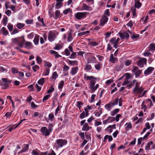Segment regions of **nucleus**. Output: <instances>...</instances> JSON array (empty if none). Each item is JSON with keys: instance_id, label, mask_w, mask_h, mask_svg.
Returning <instances> with one entry per match:
<instances>
[{"instance_id": "8fccbe9b", "label": "nucleus", "mask_w": 155, "mask_h": 155, "mask_svg": "<svg viewBox=\"0 0 155 155\" xmlns=\"http://www.w3.org/2000/svg\"><path fill=\"white\" fill-rule=\"evenodd\" d=\"M48 118L51 121H52L54 119V115L52 113H50L48 115Z\"/></svg>"}, {"instance_id": "dca6fc26", "label": "nucleus", "mask_w": 155, "mask_h": 155, "mask_svg": "<svg viewBox=\"0 0 155 155\" xmlns=\"http://www.w3.org/2000/svg\"><path fill=\"white\" fill-rule=\"evenodd\" d=\"M87 61L88 63H95L96 62V58L94 56L91 55L87 58Z\"/></svg>"}, {"instance_id": "ea45409f", "label": "nucleus", "mask_w": 155, "mask_h": 155, "mask_svg": "<svg viewBox=\"0 0 155 155\" xmlns=\"http://www.w3.org/2000/svg\"><path fill=\"white\" fill-rule=\"evenodd\" d=\"M69 64L71 66L77 65L78 64V61H77L69 60Z\"/></svg>"}, {"instance_id": "473e14b6", "label": "nucleus", "mask_w": 155, "mask_h": 155, "mask_svg": "<svg viewBox=\"0 0 155 155\" xmlns=\"http://www.w3.org/2000/svg\"><path fill=\"white\" fill-rule=\"evenodd\" d=\"M94 67L96 70H100L102 67V63L100 62H98L94 65Z\"/></svg>"}, {"instance_id": "0eeeda50", "label": "nucleus", "mask_w": 155, "mask_h": 155, "mask_svg": "<svg viewBox=\"0 0 155 155\" xmlns=\"http://www.w3.org/2000/svg\"><path fill=\"white\" fill-rule=\"evenodd\" d=\"M58 34L57 32L50 31L48 34V39L50 41L52 42L56 38Z\"/></svg>"}, {"instance_id": "774afa93", "label": "nucleus", "mask_w": 155, "mask_h": 155, "mask_svg": "<svg viewBox=\"0 0 155 155\" xmlns=\"http://www.w3.org/2000/svg\"><path fill=\"white\" fill-rule=\"evenodd\" d=\"M5 13L8 16H10L12 14V12L9 10H7L5 12Z\"/></svg>"}, {"instance_id": "4d7b16f0", "label": "nucleus", "mask_w": 155, "mask_h": 155, "mask_svg": "<svg viewBox=\"0 0 155 155\" xmlns=\"http://www.w3.org/2000/svg\"><path fill=\"white\" fill-rule=\"evenodd\" d=\"M32 69L35 72H36L39 69V67L38 65H36L32 67Z\"/></svg>"}, {"instance_id": "bf43d9fd", "label": "nucleus", "mask_w": 155, "mask_h": 155, "mask_svg": "<svg viewBox=\"0 0 155 155\" xmlns=\"http://www.w3.org/2000/svg\"><path fill=\"white\" fill-rule=\"evenodd\" d=\"M11 4H10V3L9 2L7 1L5 3V8L6 9H8L10 8V7L11 6Z\"/></svg>"}, {"instance_id": "37998d69", "label": "nucleus", "mask_w": 155, "mask_h": 155, "mask_svg": "<svg viewBox=\"0 0 155 155\" xmlns=\"http://www.w3.org/2000/svg\"><path fill=\"white\" fill-rule=\"evenodd\" d=\"M45 80V79L44 78H41L38 80V83L41 86H42L44 83Z\"/></svg>"}, {"instance_id": "f704fd0d", "label": "nucleus", "mask_w": 155, "mask_h": 155, "mask_svg": "<svg viewBox=\"0 0 155 155\" xmlns=\"http://www.w3.org/2000/svg\"><path fill=\"white\" fill-rule=\"evenodd\" d=\"M149 51H154L155 50V43L150 44L149 46Z\"/></svg>"}, {"instance_id": "09e8293b", "label": "nucleus", "mask_w": 155, "mask_h": 155, "mask_svg": "<svg viewBox=\"0 0 155 155\" xmlns=\"http://www.w3.org/2000/svg\"><path fill=\"white\" fill-rule=\"evenodd\" d=\"M149 50L148 51H145L143 53V55L145 57L149 56L150 55H152L151 53L149 52Z\"/></svg>"}, {"instance_id": "2f4dec72", "label": "nucleus", "mask_w": 155, "mask_h": 155, "mask_svg": "<svg viewBox=\"0 0 155 155\" xmlns=\"http://www.w3.org/2000/svg\"><path fill=\"white\" fill-rule=\"evenodd\" d=\"M148 108L147 105L145 104V101H143L142 103L141 108L143 110L144 112L147 110V109Z\"/></svg>"}, {"instance_id": "f3484780", "label": "nucleus", "mask_w": 155, "mask_h": 155, "mask_svg": "<svg viewBox=\"0 0 155 155\" xmlns=\"http://www.w3.org/2000/svg\"><path fill=\"white\" fill-rule=\"evenodd\" d=\"M118 34L121 39H124L125 38H128L129 37V34L126 32H124L123 33L119 32L118 33Z\"/></svg>"}, {"instance_id": "6e6552de", "label": "nucleus", "mask_w": 155, "mask_h": 155, "mask_svg": "<svg viewBox=\"0 0 155 155\" xmlns=\"http://www.w3.org/2000/svg\"><path fill=\"white\" fill-rule=\"evenodd\" d=\"M132 68L131 71L135 75L136 78L139 77L142 73V70H140L138 67L134 65L133 66Z\"/></svg>"}, {"instance_id": "5fc2aeb1", "label": "nucleus", "mask_w": 155, "mask_h": 155, "mask_svg": "<svg viewBox=\"0 0 155 155\" xmlns=\"http://www.w3.org/2000/svg\"><path fill=\"white\" fill-rule=\"evenodd\" d=\"M44 63L45 66H47L48 68H50L52 66L51 63L50 62L45 61Z\"/></svg>"}, {"instance_id": "f8f14e48", "label": "nucleus", "mask_w": 155, "mask_h": 155, "mask_svg": "<svg viewBox=\"0 0 155 155\" xmlns=\"http://www.w3.org/2000/svg\"><path fill=\"white\" fill-rule=\"evenodd\" d=\"M41 132L43 135L47 136L50 134L51 130L50 129L49 130L46 127H42L41 128Z\"/></svg>"}, {"instance_id": "c03bdc74", "label": "nucleus", "mask_w": 155, "mask_h": 155, "mask_svg": "<svg viewBox=\"0 0 155 155\" xmlns=\"http://www.w3.org/2000/svg\"><path fill=\"white\" fill-rule=\"evenodd\" d=\"M132 62V60H127L124 62V64L126 66L130 65Z\"/></svg>"}, {"instance_id": "b1692460", "label": "nucleus", "mask_w": 155, "mask_h": 155, "mask_svg": "<svg viewBox=\"0 0 155 155\" xmlns=\"http://www.w3.org/2000/svg\"><path fill=\"white\" fill-rule=\"evenodd\" d=\"M22 147V149L18 152V153L25 152V151L28 150L29 145L28 144H24L23 145Z\"/></svg>"}, {"instance_id": "6e6d98bb", "label": "nucleus", "mask_w": 155, "mask_h": 155, "mask_svg": "<svg viewBox=\"0 0 155 155\" xmlns=\"http://www.w3.org/2000/svg\"><path fill=\"white\" fill-rule=\"evenodd\" d=\"M7 28L10 31H11L13 29V25L11 24L8 23L7 25Z\"/></svg>"}, {"instance_id": "ddd939ff", "label": "nucleus", "mask_w": 155, "mask_h": 155, "mask_svg": "<svg viewBox=\"0 0 155 155\" xmlns=\"http://www.w3.org/2000/svg\"><path fill=\"white\" fill-rule=\"evenodd\" d=\"M108 17L107 16L103 15L102 17L101 18L100 20V24L99 25L100 26H103L108 21Z\"/></svg>"}, {"instance_id": "a19ab883", "label": "nucleus", "mask_w": 155, "mask_h": 155, "mask_svg": "<svg viewBox=\"0 0 155 155\" xmlns=\"http://www.w3.org/2000/svg\"><path fill=\"white\" fill-rule=\"evenodd\" d=\"M50 73V69L46 68L42 76H47L49 75Z\"/></svg>"}, {"instance_id": "cd10ccee", "label": "nucleus", "mask_w": 155, "mask_h": 155, "mask_svg": "<svg viewBox=\"0 0 155 155\" xmlns=\"http://www.w3.org/2000/svg\"><path fill=\"white\" fill-rule=\"evenodd\" d=\"M49 53L50 54L54 55L56 58H59L61 57V56L58 54L57 52L51 50L49 51Z\"/></svg>"}, {"instance_id": "5701e85b", "label": "nucleus", "mask_w": 155, "mask_h": 155, "mask_svg": "<svg viewBox=\"0 0 155 155\" xmlns=\"http://www.w3.org/2000/svg\"><path fill=\"white\" fill-rule=\"evenodd\" d=\"M78 67H75L72 68L70 73L72 75H74L77 72L78 70Z\"/></svg>"}, {"instance_id": "1a4fd4ad", "label": "nucleus", "mask_w": 155, "mask_h": 155, "mask_svg": "<svg viewBox=\"0 0 155 155\" xmlns=\"http://www.w3.org/2000/svg\"><path fill=\"white\" fill-rule=\"evenodd\" d=\"M86 120H84L81 121V126L83 125L82 130L84 131H87L88 130L92 129L91 127L89 126L88 124L87 123H85Z\"/></svg>"}, {"instance_id": "a211bd4d", "label": "nucleus", "mask_w": 155, "mask_h": 155, "mask_svg": "<svg viewBox=\"0 0 155 155\" xmlns=\"http://www.w3.org/2000/svg\"><path fill=\"white\" fill-rule=\"evenodd\" d=\"M0 34H3L5 36H6L9 34V32L5 27H3L0 30Z\"/></svg>"}, {"instance_id": "e2e57ef3", "label": "nucleus", "mask_w": 155, "mask_h": 155, "mask_svg": "<svg viewBox=\"0 0 155 155\" xmlns=\"http://www.w3.org/2000/svg\"><path fill=\"white\" fill-rule=\"evenodd\" d=\"M19 31L17 29H14L13 30L12 32L11 33V35H15L17 33H18Z\"/></svg>"}, {"instance_id": "4be33fe9", "label": "nucleus", "mask_w": 155, "mask_h": 155, "mask_svg": "<svg viewBox=\"0 0 155 155\" xmlns=\"http://www.w3.org/2000/svg\"><path fill=\"white\" fill-rule=\"evenodd\" d=\"M64 0H56L57 3L55 5V8L58 9L60 8L63 5L62 2Z\"/></svg>"}, {"instance_id": "423d86ee", "label": "nucleus", "mask_w": 155, "mask_h": 155, "mask_svg": "<svg viewBox=\"0 0 155 155\" xmlns=\"http://www.w3.org/2000/svg\"><path fill=\"white\" fill-rule=\"evenodd\" d=\"M88 12H78L75 15V17L78 20H81L83 19L86 18Z\"/></svg>"}, {"instance_id": "4468645a", "label": "nucleus", "mask_w": 155, "mask_h": 155, "mask_svg": "<svg viewBox=\"0 0 155 155\" xmlns=\"http://www.w3.org/2000/svg\"><path fill=\"white\" fill-rule=\"evenodd\" d=\"M92 9L91 7L89 6L85 3H83L81 8V10H87L88 11H91Z\"/></svg>"}, {"instance_id": "a18cd8bd", "label": "nucleus", "mask_w": 155, "mask_h": 155, "mask_svg": "<svg viewBox=\"0 0 155 155\" xmlns=\"http://www.w3.org/2000/svg\"><path fill=\"white\" fill-rule=\"evenodd\" d=\"M88 44L90 46L94 47V46L97 45H98V43L97 42H95V41H94V42L91 41V42H89L88 43Z\"/></svg>"}, {"instance_id": "3c124183", "label": "nucleus", "mask_w": 155, "mask_h": 155, "mask_svg": "<svg viewBox=\"0 0 155 155\" xmlns=\"http://www.w3.org/2000/svg\"><path fill=\"white\" fill-rule=\"evenodd\" d=\"M36 60L38 63L39 64H41L42 62V59L39 56H37L36 57Z\"/></svg>"}, {"instance_id": "6ab92c4d", "label": "nucleus", "mask_w": 155, "mask_h": 155, "mask_svg": "<svg viewBox=\"0 0 155 155\" xmlns=\"http://www.w3.org/2000/svg\"><path fill=\"white\" fill-rule=\"evenodd\" d=\"M109 61L113 64L115 63L118 61V59L116 57H114L113 54H111L110 56Z\"/></svg>"}, {"instance_id": "412c9836", "label": "nucleus", "mask_w": 155, "mask_h": 155, "mask_svg": "<svg viewBox=\"0 0 155 155\" xmlns=\"http://www.w3.org/2000/svg\"><path fill=\"white\" fill-rule=\"evenodd\" d=\"M125 130L126 131H128L132 128V125L130 122H127L124 125Z\"/></svg>"}, {"instance_id": "72a5a7b5", "label": "nucleus", "mask_w": 155, "mask_h": 155, "mask_svg": "<svg viewBox=\"0 0 155 155\" xmlns=\"http://www.w3.org/2000/svg\"><path fill=\"white\" fill-rule=\"evenodd\" d=\"M102 109L100 108V110L94 112V114L95 116L97 117H99L100 116L101 114L102 113Z\"/></svg>"}, {"instance_id": "13d9d810", "label": "nucleus", "mask_w": 155, "mask_h": 155, "mask_svg": "<svg viewBox=\"0 0 155 155\" xmlns=\"http://www.w3.org/2000/svg\"><path fill=\"white\" fill-rule=\"evenodd\" d=\"M77 107H78L79 109L80 110H81V106L83 104L81 101H78L77 102ZM80 111L81 112V111L80 110Z\"/></svg>"}, {"instance_id": "58836bf2", "label": "nucleus", "mask_w": 155, "mask_h": 155, "mask_svg": "<svg viewBox=\"0 0 155 155\" xmlns=\"http://www.w3.org/2000/svg\"><path fill=\"white\" fill-rule=\"evenodd\" d=\"M58 76V75L57 72L56 71H55L53 73L52 76L50 78V79H52L55 80Z\"/></svg>"}, {"instance_id": "de8ad7c7", "label": "nucleus", "mask_w": 155, "mask_h": 155, "mask_svg": "<svg viewBox=\"0 0 155 155\" xmlns=\"http://www.w3.org/2000/svg\"><path fill=\"white\" fill-rule=\"evenodd\" d=\"M104 140H106L108 139V141L110 142L111 141L113 140V138L111 136H109L107 135L105 136L104 137Z\"/></svg>"}, {"instance_id": "864d4df0", "label": "nucleus", "mask_w": 155, "mask_h": 155, "mask_svg": "<svg viewBox=\"0 0 155 155\" xmlns=\"http://www.w3.org/2000/svg\"><path fill=\"white\" fill-rule=\"evenodd\" d=\"M64 82L63 81H61V82L59 83L58 86V88L59 89H61V90L62 88L64 85Z\"/></svg>"}, {"instance_id": "20e7f679", "label": "nucleus", "mask_w": 155, "mask_h": 155, "mask_svg": "<svg viewBox=\"0 0 155 155\" xmlns=\"http://www.w3.org/2000/svg\"><path fill=\"white\" fill-rule=\"evenodd\" d=\"M67 143V140L65 139H58L56 140L54 147L57 150L66 145Z\"/></svg>"}, {"instance_id": "c9c22d12", "label": "nucleus", "mask_w": 155, "mask_h": 155, "mask_svg": "<svg viewBox=\"0 0 155 155\" xmlns=\"http://www.w3.org/2000/svg\"><path fill=\"white\" fill-rule=\"evenodd\" d=\"M16 25L18 29H21L23 28L25 26V25L23 23L18 22Z\"/></svg>"}, {"instance_id": "052dcab7", "label": "nucleus", "mask_w": 155, "mask_h": 155, "mask_svg": "<svg viewBox=\"0 0 155 155\" xmlns=\"http://www.w3.org/2000/svg\"><path fill=\"white\" fill-rule=\"evenodd\" d=\"M148 15H147L146 17V18H145V19L144 20V17H142L141 19V20L142 21H143V24H146L147 22V21H148Z\"/></svg>"}, {"instance_id": "680f3d73", "label": "nucleus", "mask_w": 155, "mask_h": 155, "mask_svg": "<svg viewBox=\"0 0 155 155\" xmlns=\"http://www.w3.org/2000/svg\"><path fill=\"white\" fill-rule=\"evenodd\" d=\"M90 32V31H86L80 32L78 34V36H81L83 35H85L86 34H88Z\"/></svg>"}, {"instance_id": "69168bd1", "label": "nucleus", "mask_w": 155, "mask_h": 155, "mask_svg": "<svg viewBox=\"0 0 155 155\" xmlns=\"http://www.w3.org/2000/svg\"><path fill=\"white\" fill-rule=\"evenodd\" d=\"M31 153L33 155H39V154L37 149L32 150Z\"/></svg>"}, {"instance_id": "7c9ffc66", "label": "nucleus", "mask_w": 155, "mask_h": 155, "mask_svg": "<svg viewBox=\"0 0 155 155\" xmlns=\"http://www.w3.org/2000/svg\"><path fill=\"white\" fill-rule=\"evenodd\" d=\"M120 109L119 108L116 109L112 110L110 112V114L112 116H114L116 115L119 111Z\"/></svg>"}, {"instance_id": "39448f33", "label": "nucleus", "mask_w": 155, "mask_h": 155, "mask_svg": "<svg viewBox=\"0 0 155 155\" xmlns=\"http://www.w3.org/2000/svg\"><path fill=\"white\" fill-rule=\"evenodd\" d=\"M140 83L137 82L135 84V86L133 91V93L135 95L140 94L143 91V88L142 87H140Z\"/></svg>"}, {"instance_id": "c756f323", "label": "nucleus", "mask_w": 155, "mask_h": 155, "mask_svg": "<svg viewBox=\"0 0 155 155\" xmlns=\"http://www.w3.org/2000/svg\"><path fill=\"white\" fill-rule=\"evenodd\" d=\"M113 106L111 104V102H109L108 104H107L105 105V108L108 110H110V109L113 107Z\"/></svg>"}, {"instance_id": "9d476101", "label": "nucleus", "mask_w": 155, "mask_h": 155, "mask_svg": "<svg viewBox=\"0 0 155 155\" xmlns=\"http://www.w3.org/2000/svg\"><path fill=\"white\" fill-rule=\"evenodd\" d=\"M147 59L145 58H141L138 61H137V64L140 68H143L144 64H147Z\"/></svg>"}, {"instance_id": "49530a36", "label": "nucleus", "mask_w": 155, "mask_h": 155, "mask_svg": "<svg viewBox=\"0 0 155 155\" xmlns=\"http://www.w3.org/2000/svg\"><path fill=\"white\" fill-rule=\"evenodd\" d=\"M55 17L56 18H58L60 17V12L59 10H57L55 12Z\"/></svg>"}, {"instance_id": "338daca9", "label": "nucleus", "mask_w": 155, "mask_h": 155, "mask_svg": "<svg viewBox=\"0 0 155 155\" xmlns=\"http://www.w3.org/2000/svg\"><path fill=\"white\" fill-rule=\"evenodd\" d=\"M54 90V88L53 86H51L49 89L47 91L48 93H50L52 92Z\"/></svg>"}, {"instance_id": "c85d7f7f", "label": "nucleus", "mask_w": 155, "mask_h": 155, "mask_svg": "<svg viewBox=\"0 0 155 155\" xmlns=\"http://www.w3.org/2000/svg\"><path fill=\"white\" fill-rule=\"evenodd\" d=\"M2 23L3 25L6 26L8 22V18L6 16H4L2 20Z\"/></svg>"}, {"instance_id": "f257e3e1", "label": "nucleus", "mask_w": 155, "mask_h": 155, "mask_svg": "<svg viewBox=\"0 0 155 155\" xmlns=\"http://www.w3.org/2000/svg\"><path fill=\"white\" fill-rule=\"evenodd\" d=\"M11 41L13 45L18 46V47H15L14 48L15 49L18 50L20 52L22 53L25 54L29 53L28 52L23 51L20 48L23 47L24 42L25 41V40L24 37H18L13 38L12 39Z\"/></svg>"}, {"instance_id": "4c0bfd02", "label": "nucleus", "mask_w": 155, "mask_h": 155, "mask_svg": "<svg viewBox=\"0 0 155 155\" xmlns=\"http://www.w3.org/2000/svg\"><path fill=\"white\" fill-rule=\"evenodd\" d=\"M92 68L91 65L87 64L84 66V70L87 71H89Z\"/></svg>"}, {"instance_id": "79ce46f5", "label": "nucleus", "mask_w": 155, "mask_h": 155, "mask_svg": "<svg viewBox=\"0 0 155 155\" xmlns=\"http://www.w3.org/2000/svg\"><path fill=\"white\" fill-rule=\"evenodd\" d=\"M153 144V142L152 141H150L148 142L145 147V149L146 150H149L150 149V145L152 144Z\"/></svg>"}, {"instance_id": "e433bc0d", "label": "nucleus", "mask_w": 155, "mask_h": 155, "mask_svg": "<svg viewBox=\"0 0 155 155\" xmlns=\"http://www.w3.org/2000/svg\"><path fill=\"white\" fill-rule=\"evenodd\" d=\"M39 40V36L38 35H36L34 39V42L35 45L38 44Z\"/></svg>"}, {"instance_id": "9b49d317", "label": "nucleus", "mask_w": 155, "mask_h": 155, "mask_svg": "<svg viewBox=\"0 0 155 155\" xmlns=\"http://www.w3.org/2000/svg\"><path fill=\"white\" fill-rule=\"evenodd\" d=\"M67 39L68 42H71L73 39V37L72 34L70 32H68L65 34L63 35V39L64 40H66Z\"/></svg>"}, {"instance_id": "7ed1b4c3", "label": "nucleus", "mask_w": 155, "mask_h": 155, "mask_svg": "<svg viewBox=\"0 0 155 155\" xmlns=\"http://www.w3.org/2000/svg\"><path fill=\"white\" fill-rule=\"evenodd\" d=\"M140 0H134V7L132 6L131 8V10L132 13V18H134L136 16V8L139 9L142 6V4L140 2Z\"/></svg>"}, {"instance_id": "a878e982", "label": "nucleus", "mask_w": 155, "mask_h": 155, "mask_svg": "<svg viewBox=\"0 0 155 155\" xmlns=\"http://www.w3.org/2000/svg\"><path fill=\"white\" fill-rule=\"evenodd\" d=\"M145 104H146L148 108L150 107L153 105V104L151 100L149 99H147L145 102Z\"/></svg>"}, {"instance_id": "0e129e2a", "label": "nucleus", "mask_w": 155, "mask_h": 155, "mask_svg": "<svg viewBox=\"0 0 155 155\" xmlns=\"http://www.w3.org/2000/svg\"><path fill=\"white\" fill-rule=\"evenodd\" d=\"M103 15H105V16H107V17L109 16L110 15V13L109 12V9H107L106 10L104 13V14Z\"/></svg>"}, {"instance_id": "603ef678", "label": "nucleus", "mask_w": 155, "mask_h": 155, "mask_svg": "<svg viewBox=\"0 0 155 155\" xmlns=\"http://www.w3.org/2000/svg\"><path fill=\"white\" fill-rule=\"evenodd\" d=\"M11 71L12 73L15 74L18 72V69L16 68H13L11 69Z\"/></svg>"}, {"instance_id": "2eb2a0df", "label": "nucleus", "mask_w": 155, "mask_h": 155, "mask_svg": "<svg viewBox=\"0 0 155 155\" xmlns=\"http://www.w3.org/2000/svg\"><path fill=\"white\" fill-rule=\"evenodd\" d=\"M154 68L153 67H149L145 70L144 72V74L145 75H147L152 72V71L154 70Z\"/></svg>"}, {"instance_id": "f03ea898", "label": "nucleus", "mask_w": 155, "mask_h": 155, "mask_svg": "<svg viewBox=\"0 0 155 155\" xmlns=\"http://www.w3.org/2000/svg\"><path fill=\"white\" fill-rule=\"evenodd\" d=\"M84 78L86 81H90L89 88L91 90V93L94 92L99 87V84H98L95 85L96 81L97 80L96 78L94 77L93 76H88L86 74H84Z\"/></svg>"}, {"instance_id": "aec40b11", "label": "nucleus", "mask_w": 155, "mask_h": 155, "mask_svg": "<svg viewBox=\"0 0 155 155\" xmlns=\"http://www.w3.org/2000/svg\"><path fill=\"white\" fill-rule=\"evenodd\" d=\"M110 42L111 44L114 45L113 47L115 48H117V45L118 43L116 42V38H114L111 39L110 41Z\"/></svg>"}, {"instance_id": "bb28decb", "label": "nucleus", "mask_w": 155, "mask_h": 155, "mask_svg": "<svg viewBox=\"0 0 155 155\" xmlns=\"http://www.w3.org/2000/svg\"><path fill=\"white\" fill-rule=\"evenodd\" d=\"M63 44L62 43H59L56 44L55 47L54 48V50H59L62 48L63 46Z\"/></svg>"}, {"instance_id": "393cba45", "label": "nucleus", "mask_w": 155, "mask_h": 155, "mask_svg": "<svg viewBox=\"0 0 155 155\" xmlns=\"http://www.w3.org/2000/svg\"><path fill=\"white\" fill-rule=\"evenodd\" d=\"M24 45L25 48L28 49H31L32 47V44L30 42L27 41L25 43V42Z\"/></svg>"}]
</instances>
